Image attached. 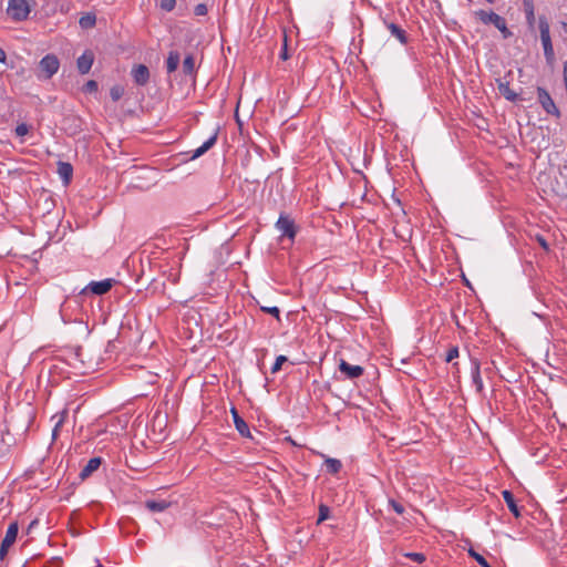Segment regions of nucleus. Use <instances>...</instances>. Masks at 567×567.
<instances>
[{"instance_id":"nucleus-15","label":"nucleus","mask_w":567,"mask_h":567,"mask_svg":"<svg viewBox=\"0 0 567 567\" xmlns=\"http://www.w3.org/2000/svg\"><path fill=\"white\" fill-rule=\"evenodd\" d=\"M217 141V134H214L210 136L206 142L203 143L199 147H197L195 151H193V154L190 156L192 159H196L204 155L208 150H210Z\"/></svg>"},{"instance_id":"nucleus-5","label":"nucleus","mask_w":567,"mask_h":567,"mask_svg":"<svg viewBox=\"0 0 567 567\" xmlns=\"http://www.w3.org/2000/svg\"><path fill=\"white\" fill-rule=\"evenodd\" d=\"M19 532V526L17 522L11 523L8 526L4 538L0 545V559L3 560L9 548L14 544Z\"/></svg>"},{"instance_id":"nucleus-2","label":"nucleus","mask_w":567,"mask_h":567,"mask_svg":"<svg viewBox=\"0 0 567 567\" xmlns=\"http://www.w3.org/2000/svg\"><path fill=\"white\" fill-rule=\"evenodd\" d=\"M539 32L546 62L549 66H553L555 63V52L550 39L549 24L545 18L539 19Z\"/></svg>"},{"instance_id":"nucleus-38","label":"nucleus","mask_w":567,"mask_h":567,"mask_svg":"<svg viewBox=\"0 0 567 567\" xmlns=\"http://www.w3.org/2000/svg\"><path fill=\"white\" fill-rule=\"evenodd\" d=\"M62 422H63V420H62V419H60V420L56 422V424H55V426H54V429H53V431H52V436H53V439H55V437L58 436L59 429H60V426H61Z\"/></svg>"},{"instance_id":"nucleus-22","label":"nucleus","mask_w":567,"mask_h":567,"mask_svg":"<svg viewBox=\"0 0 567 567\" xmlns=\"http://www.w3.org/2000/svg\"><path fill=\"white\" fill-rule=\"evenodd\" d=\"M79 23L82 29L93 28L96 23V17L94 13H86L80 18Z\"/></svg>"},{"instance_id":"nucleus-3","label":"nucleus","mask_w":567,"mask_h":567,"mask_svg":"<svg viewBox=\"0 0 567 567\" xmlns=\"http://www.w3.org/2000/svg\"><path fill=\"white\" fill-rule=\"evenodd\" d=\"M474 14L485 24H494L503 34L504 39H507L512 35V32L506 27V21L504 18L498 16L493 11L478 10L475 11Z\"/></svg>"},{"instance_id":"nucleus-42","label":"nucleus","mask_w":567,"mask_h":567,"mask_svg":"<svg viewBox=\"0 0 567 567\" xmlns=\"http://www.w3.org/2000/svg\"><path fill=\"white\" fill-rule=\"evenodd\" d=\"M563 29L565 32H567V23L566 22L563 23Z\"/></svg>"},{"instance_id":"nucleus-13","label":"nucleus","mask_w":567,"mask_h":567,"mask_svg":"<svg viewBox=\"0 0 567 567\" xmlns=\"http://www.w3.org/2000/svg\"><path fill=\"white\" fill-rule=\"evenodd\" d=\"M384 24L390 30L391 34L400 41L401 44H406L408 37H406L405 31L402 28H400L398 24H395L393 22H388L385 19H384Z\"/></svg>"},{"instance_id":"nucleus-21","label":"nucleus","mask_w":567,"mask_h":567,"mask_svg":"<svg viewBox=\"0 0 567 567\" xmlns=\"http://www.w3.org/2000/svg\"><path fill=\"white\" fill-rule=\"evenodd\" d=\"M324 464H326L327 471L330 474H337L342 468L341 461H339L337 458L327 457L324 461Z\"/></svg>"},{"instance_id":"nucleus-30","label":"nucleus","mask_w":567,"mask_h":567,"mask_svg":"<svg viewBox=\"0 0 567 567\" xmlns=\"http://www.w3.org/2000/svg\"><path fill=\"white\" fill-rule=\"evenodd\" d=\"M405 557L419 564L425 560V556L422 553H406Z\"/></svg>"},{"instance_id":"nucleus-32","label":"nucleus","mask_w":567,"mask_h":567,"mask_svg":"<svg viewBox=\"0 0 567 567\" xmlns=\"http://www.w3.org/2000/svg\"><path fill=\"white\" fill-rule=\"evenodd\" d=\"M208 12V8L205 2H199L194 10L196 16H205Z\"/></svg>"},{"instance_id":"nucleus-10","label":"nucleus","mask_w":567,"mask_h":567,"mask_svg":"<svg viewBox=\"0 0 567 567\" xmlns=\"http://www.w3.org/2000/svg\"><path fill=\"white\" fill-rule=\"evenodd\" d=\"M94 62V54L91 50L84 51V53L78 58L76 66L81 74H86L90 72Z\"/></svg>"},{"instance_id":"nucleus-31","label":"nucleus","mask_w":567,"mask_h":567,"mask_svg":"<svg viewBox=\"0 0 567 567\" xmlns=\"http://www.w3.org/2000/svg\"><path fill=\"white\" fill-rule=\"evenodd\" d=\"M261 310L266 313L274 316L275 318H280V310L278 307H261Z\"/></svg>"},{"instance_id":"nucleus-25","label":"nucleus","mask_w":567,"mask_h":567,"mask_svg":"<svg viewBox=\"0 0 567 567\" xmlns=\"http://www.w3.org/2000/svg\"><path fill=\"white\" fill-rule=\"evenodd\" d=\"M32 130L31 125H28L25 123H20L16 126L14 133L18 137L23 138L25 135L30 133Z\"/></svg>"},{"instance_id":"nucleus-17","label":"nucleus","mask_w":567,"mask_h":567,"mask_svg":"<svg viewBox=\"0 0 567 567\" xmlns=\"http://www.w3.org/2000/svg\"><path fill=\"white\" fill-rule=\"evenodd\" d=\"M101 462L102 461L100 457H93V458L89 460L86 465L82 468V471L80 473V477L82 480L89 477L93 472H95L100 467Z\"/></svg>"},{"instance_id":"nucleus-1","label":"nucleus","mask_w":567,"mask_h":567,"mask_svg":"<svg viewBox=\"0 0 567 567\" xmlns=\"http://www.w3.org/2000/svg\"><path fill=\"white\" fill-rule=\"evenodd\" d=\"M60 69V60L53 53L44 55L38 65L37 78L40 81L50 80Z\"/></svg>"},{"instance_id":"nucleus-4","label":"nucleus","mask_w":567,"mask_h":567,"mask_svg":"<svg viewBox=\"0 0 567 567\" xmlns=\"http://www.w3.org/2000/svg\"><path fill=\"white\" fill-rule=\"evenodd\" d=\"M537 99L539 104L547 114L554 115L556 117L560 116V111L556 106L554 100L551 99L547 90H545L544 87H537Z\"/></svg>"},{"instance_id":"nucleus-18","label":"nucleus","mask_w":567,"mask_h":567,"mask_svg":"<svg viewBox=\"0 0 567 567\" xmlns=\"http://www.w3.org/2000/svg\"><path fill=\"white\" fill-rule=\"evenodd\" d=\"M145 507L151 512L161 513L169 507V503L165 499H148L145 502Z\"/></svg>"},{"instance_id":"nucleus-39","label":"nucleus","mask_w":567,"mask_h":567,"mask_svg":"<svg viewBox=\"0 0 567 567\" xmlns=\"http://www.w3.org/2000/svg\"><path fill=\"white\" fill-rule=\"evenodd\" d=\"M526 12H527L528 19H533L534 18V8H533V6H528L526 8Z\"/></svg>"},{"instance_id":"nucleus-6","label":"nucleus","mask_w":567,"mask_h":567,"mask_svg":"<svg viewBox=\"0 0 567 567\" xmlns=\"http://www.w3.org/2000/svg\"><path fill=\"white\" fill-rule=\"evenodd\" d=\"M29 2H9L7 13L16 21L27 19L30 13Z\"/></svg>"},{"instance_id":"nucleus-9","label":"nucleus","mask_w":567,"mask_h":567,"mask_svg":"<svg viewBox=\"0 0 567 567\" xmlns=\"http://www.w3.org/2000/svg\"><path fill=\"white\" fill-rule=\"evenodd\" d=\"M339 370L348 379H357L363 374V368L361 365H353L346 360H340Z\"/></svg>"},{"instance_id":"nucleus-34","label":"nucleus","mask_w":567,"mask_h":567,"mask_svg":"<svg viewBox=\"0 0 567 567\" xmlns=\"http://www.w3.org/2000/svg\"><path fill=\"white\" fill-rule=\"evenodd\" d=\"M84 91L90 93L97 91V83L94 80L87 81L84 85Z\"/></svg>"},{"instance_id":"nucleus-19","label":"nucleus","mask_w":567,"mask_h":567,"mask_svg":"<svg viewBox=\"0 0 567 567\" xmlns=\"http://www.w3.org/2000/svg\"><path fill=\"white\" fill-rule=\"evenodd\" d=\"M472 379H473V383L476 386L477 392H482L484 385H483V381L481 378L480 363L477 361H474V363H473Z\"/></svg>"},{"instance_id":"nucleus-8","label":"nucleus","mask_w":567,"mask_h":567,"mask_svg":"<svg viewBox=\"0 0 567 567\" xmlns=\"http://www.w3.org/2000/svg\"><path fill=\"white\" fill-rule=\"evenodd\" d=\"M115 280L114 279H104L101 281H91L85 290H90L93 295L102 296L110 291V289L113 287Z\"/></svg>"},{"instance_id":"nucleus-16","label":"nucleus","mask_w":567,"mask_h":567,"mask_svg":"<svg viewBox=\"0 0 567 567\" xmlns=\"http://www.w3.org/2000/svg\"><path fill=\"white\" fill-rule=\"evenodd\" d=\"M58 174L64 182V184H69L73 174V167L70 163L59 162L58 163Z\"/></svg>"},{"instance_id":"nucleus-37","label":"nucleus","mask_w":567,"mask_h":567,"mask_svg":"<svg viewBox=\"0 0 567 567\" xmlns=\"http://www.w3.org/2000/svg\"><path fill=\"white\" fill-rule=\"evenodd\" d=\"M536 240L538 241V244L540 245V247L543 249H545V250L549 249L548 243L546 241V239L543 236L537 235L536 236Z\"/></svg>"},{"instance_id":"nucleus-35","label":"nucleus","mask_w":567,"mask_h":567,"mask_svg":"<svg viewBox=\"0 0 567 567\" xmlns=\"http://www.w3.org/2000/svg\"><path fill=\"white\" fill-rule=\"evenodd\" d=\"M390 505H391V507L393 508V511H394L396 514L401 515V514H403V513H404V507H403V505H402V504H400V503H398V502H395V501H393V499H392V501H390Z\"/></svg>"},{"instance_id":"nucleus-23","label":"nucleus","mask_w":567,"mask_h":567,"mask_svg":"<svg viewBox=\"0 0 567 567\" xmlns=\"http://www.w3.org/2000/svg\"><path fill=\"white\" fill-rule=\"evenodd\" d=\"M179 64V54L177 52H169L167 61H166V68L167 72L172 73L174 72Z\"/></svg>"},{"instance_id":"nucleus-33","label":"nucleus","mask_w":567,"mask_h":567,"mask_svg":"<svg viewBox=\"0 0 567 567\" xmlns=\"http://www.w3.org/2000/svg\"><path fill=\"white\" fill-rule=\"evenodd\" d=\"M457 357H458V349L456 347H453L447 351L445 361L451 362Z\"/></svg>"},{"instance_id":"nucleus-36","label":"nucleus","mask_w":567,"mask_h":567,"mask_svg":"<svg viewBox=\"0 0 567 567\" xmlns=\"http://www.w3.org/2000/svg\"><path fill=\"white\" fill-rule=\"evenodd\" d=\"M176 2H161V9L165 12L174 10Z\"/></svg>"},{"instance_id":"nucleus-24","label":"nucleus","mask_w":567,"mask_h":567,"mask_svg":"<svg viewBox=\"0 0 567 567\" xmlns=\"http://www.w3.org/2000/svg\"><path fill=\"white\" fill-rule=\"evenodd\" d=\"M195 70V60L192 55H187L183 61V71L186 74H192Z\"/></svg>"},{"instance_id":"nucleus-40","label":"nucleus","mask_w":567,"mask_h":567,"mask_svg":"<svg viewBox=\"0 0 567 567\" xmlns=\"http://www.w3.org/2000/svg\"><path fill=\"white\" fill-rule=\"evenodd\" d=\"M7 59V54L3 49L0 48V63H4Z\"/></svg>"},{"instance_id":"nucleus-7","label":"nucleus","mask_w":567,"mask_h":567,"mask_svg":"<svg viewBox=\"0 0 567 567\" xmlns=\"http://www.w3.org/2000/svg\"><path fill=\"white\" fill-rule=\"evenodd\" d=\"M277 230L281 234V236H286L290 239H293L296 236V225L295 221L287 215L281 214L276 223Z\"/></svg>"},{"instance_id":"nucleus-14","label":"nucleus","mask_w":567,"mask_h":567,"mask_svg":"<svg viewBox=\"0 0 567 567\" xmlns=\"http://www.w3.org/2000/svg\"><path fill=\"white\" fill-rule=\"evenodd\" d=\"M502 495H503V498L508 507V509L512 512V514L515 516V517H519L520 516V511L516 504V501L514 498V495L511 491L508 489H504L502 492Z\"/></svg>"},{"instance_id":"nucleus-26","label":"nucleus","mask_w":567,"mask_h":567,"mask_svg":"<svg viewBox=\"0 0 567 567\" xmlns=\"http://www.w3.org/2000/svg\"><path fill=\"white\" fill-rule=\"evenodd\" d=\"M110 95L113 101H118L124 95V87L122 85H114L110 90Z\"/></svg>"},{"instance_id":"nucleus-28","label":"nucleus","mask_w":567,"mask_h":567,"mask_svg":"<svg viewBox=\"0 0 567 567\" xmlns=\"http://www.w3.org/2000/svg\"><path fill=\"white\" fill-rule=\"evenodd\" d=\"M330 509L327 505L321 504L319 506V517H318V524L322 523L329 517Z\"/></svg>"},{"instance_id":"nucleus-29","label":"nucleus","mask_w":567,"mask_h":567,"mask_svg":"<svg viewBox=\"0 0 567 567\" xmlns=\"http://www.w3.org/2000/svg\"><path fill=\"white\" fill-rule=\"evenodd\" d=\"M287 357L285 355H278L274 365L271 367V372L272 373H277L280 369H281V365L287 362Z\"/></svg>"},{"instance_id":"nucleus-27","label":"nucleus","mask_w":567,"mask_h":567,"mask_svg":"<svg viewBox=\"0 0 567 567\" xmlns=\"http://www.w3.org/2000/svg\"><path fill=\"white\" fill-rule=\"evenodd\" d=\"M468 554L472 558H474L478 565L482 567H492L488 561L478 553H476L474 549H470Z\"/></svg>"},{"instance_id":"nucleus-11","label":"nucleus","mask_w":567,"mask_h":567,"mask_svg":"<svg viewBox=\"0 0 567 567\" xmlns=\"http://www.w3.org/2000/svg\"><path fill=\"white\" fill-rule=\"evenodd\" d=\"M132 76L137 85H145L150 80V71L146 65L138 64L132 70Z\"/></svg>"},{"instance_id":"nucleus-20","label":"nucleus","mask_w":567,"mask_h":567,"mask_svg":"<svg viewBox=\"0 0 567 567\" xmlns=\"http://www.w3.org/2000/svg\"><path fill=\"white\" fill-rule=\"evenodd\" d=\"M498 89H499V92L502 93V95H503L506 100H508V101H511V102H514V101H516V100H517V96H518V95H517V93H515V92L511 89V86H509V84H508V83H499Z\"/></svg>"},{"instance_id":"nucleus-41","label":"nucleus","mask_w":567,"mask_h":567,"mask_svg":"<svg viewBox=\"0 0 567 567\" xmlns=\"http://www.w3.org/2000/svg\"><path fill=\"white\" fill-rule=\"evenodd\" d=\"M281 58L284 60H287L288 59V54H287V45L285 44L282 51H281Z\"/></svg>"},{"instance_id":"nucleus-12","label":"nucleus","mask_w":567,"mask_h":567,"mask_svg":"<svg viewBox=\"0 0 567 567\" xmlns=\"http://www.w3.org/2000/svg\"><path fill=\"white\" fill-rule=\"evenodd\" d=\"M231 415H233V420H234L236 430L240 433L241 436L249 437L250 436L249 427L235 408L231 409Z\"/></svg>"}]
</instances>
